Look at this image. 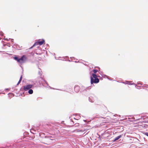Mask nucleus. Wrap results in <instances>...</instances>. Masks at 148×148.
Segmentation results:
<instances>
[{
  "label": "nucleus",
  "instance_id": "obj_1",
  "mask_svg": "<svg viewBox=\"0 0 148 148\" xmlns=\"http://www.w3.org/2000/svg\"><path fill=\"white\" fill-rule=\"evenodd\" d=\"M14 59L17 60L18 62L20 63H22L25 61L26 58L25 56H23L20 59H19L17 57H15Z\"/></svg>",
  "mask_w": 148,
  "mask_h": 148
},
{
  "label": "nucleus",
  "instance_id": "obj_2",
  "mask_svg": "<svg viewBox=\"0 0 148 148\" xmlns=\"http://www.w3.org/2000/svg\"><path fill=\"white\" fill-rule=\"evenodd\" d=\"M94 79L92 77H91V84H93V83H96L99 82V80L97 78H95L94 81H93Z\"/></svg>",
  "mask_w": 148,
  "mask_h": 148
},
{
  "label": "nucleus",
  "instance_id": "obj_3",
  "mask_svg": "<svg viewBox=\"0 0 148 148\" xmlns=\"http://www.w3.org/2000/svg\"><path fill=\"white\" fill-rule=\"evenodd\" d=\"M32 86V85L30 84L24 86V89L25 90H28L31 88Z\"/></svg>",
  "mask_w": 148,
  "mask_h": 148
},
{
  "label": "nucleus",
  "instance_id": "obj_4",
  "mask_svg": "<svg viewBox=\"0 0 148 148\" xmlns=\"http://www.w3.org/2000/svg\"><path fill=\"white\" fill-rule=\"evenodd\" d=\"M44 42L45 41L44 40H42L41 41L37 42L34 44L33 45V46H36L38 44L40 45H41L44 43Z\"/></svg>",
  "mask_w": 148,
  "mask_h": 148
},
{
  "label": "nucleus",
  "instance_id": "obj_5",
  "mask_svg": "<svg viewBox=\"0 0 148 148\" xmlns=\"http://www.w3.org/2000/svg\"><path fill=\"white\" fill-rule=\"evenodd\" d=\"M121 137V135H120L116 137L114 139V140L113 141H115L118 140L119 138Z\"/></svg>",
  "mask_w": 148,
  "mask_h": 148
},
{
  "label": "nucleus",
  "instance_id": "obj_6",
  "mask_svg": "<svg viewBox=\"0 0 148 148\" xmlns=\"http://www.w3.org/2000/svg\"><path fill=\"white\" fill-rule=\"evenodd\" d=\"M28 93L30 94H31L33 93V90L32 89H30L28 91Z\"/></svg>",
  "mask_w": 148,
  "mask_h": 148
},
{
  "label": "nucleus",
  "instance_id": "obj_7",
  "mask_svg": "<svg viewBox=\"0 0 148 148\" xmlns=\"http://www.w3.org/2000/svg\"><path fill=\"white\" fill-rule=\"evenodd\" d=\"M92 76L93 77L95 78H96L97 77V75L96 74H92Z\"/></svg>",
  "mask_w": 148,
  "mask_h": 148
},
{
  "label": "nucleus",
  "instance_id": "obj_8",
  "mask_svg": "<svg viewBox=\"0 0 148 148\" xmlns=\"http://www.w3.org/2000/svg\"><path fill=\"white\" fill-rule=\"evenodd\" d=\"M22 76H21L20 77V79L19 82H18L17 84H19L20 83V82H21V81L22 80Z\"/></svg>",
  "mask_w": 148,
  "mask_h": 148
},
{
  "label": "nucleus",
  "instance_id": "obj_9",
  "mask_svg": "<svg viewBox=\"0 0 148 148\" xmlns=\"http://www.w3.org/2000/svg\"><path fill=\"white\" fill-rule=\"evenodd\" d=\"M97 71V70H93V72L95 73H96Z\"/></svg>",
  "mask_w": 148,
  "mask_h": 148
},
{
  "label": "nucleus",
  "instance_id": "obj_10",
  "mask_svg": "<svg viewBox=\"0 0 148 148\" xmlns=\"http://www.w3.org/2000/svg\"><path fill=\"white\" fill-rule=\"evenodd\" d=\"M82 131V130H77V132H80Z\"/></svg>",
  "mask_w": 148,
  "mask_h": 148
},
{
  "label": "nucleus",
  "instance_id": "obj_11",
  "mask_svg": "<svg viewBox=\"0 0 148 148\" xmlns=\"http://www.w3.org/2000/svg\"><path fill=\"white\" fill-rule=\"evenodd\" d=\"M145 134H146V135H147V136H148V133H146Z\"/></svg>",
  "mask_w": 148,
  "mask_h": 148
},
{
  "label": "nucleus",
  "instance_id": "obj_12",
  "mask_svg": "<svg viewBox=\"0 0 148 148\" xmlns=\"http://www.w3.org/2000/svg\"><path fill=\"white\" fill-rule=\"evenodd\" d=\"M77 88V87H76L75 88V89H76Z\"/></svg>",
  "mask_w": 148,
  "mask_h": 148
}]
</instances>
